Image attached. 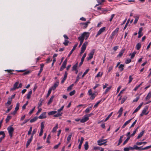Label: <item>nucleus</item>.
I'll list each match as a JSON object with an SVG mask.
<instances>
[{
	"label": "nucleus",
	"instance_id": "b1692460",
	"mask_svg": "<svg viewBox=\"0 0 151 151\" xmlns=\"http://www.w3.org/2000/svg\"><path fill=\"white\" fill-rule=\"evenodd\" d=\"M92 106L93 105H92L91 106H90L87 108L85 111V113H88L89 112V111L91 109Z\"/></svg>",
	"mask_w": 151,
	"mask_h": 151
},
{
	"label": "nucleus",
	"instance_id": "f8f14e48",
	"mask_svg": "<svg viewBox=\"0 0 151 151\" xmlns=\"http://www.w3.org/2000/svg\"><path fill=\"white\" fill-rule=\"evenodd\" d=\"M7 130L9 133H13L14 129L12 126H9L7 128Z\"/></svg>",
	"mask_w": 151,
	"mask_h": 151
},
{
	"label": "nucleus",
	"instance_id": "c9c22d12",
	"mask_svg": "<svg viewBox=\"0 0 151 151\" xmlns=\"http://www.w3.org/2000/svg\"><path fill=\"white\" fill-rule=\"evenodd\" d=\"M78 40L80 41V44H79V46H78L79 47H80V46H81L82 45V44L84 40H83V39H82L81 38H80L79 37H78Z\"/></svg>",
	"mask_w": 151,
	"mask_h": 151
},
{
	"label": "nucleus",
	"instance_id": "6e6d98bb",
	"mask_svg": "<svg viewBox=\"0 0 151 151\" xmlns=\"http://www.w3.org/2000/svg\"><path fill=\"white\" fill-rule=\"evenodd\" d=\"M44 123L45 122H42L41 123V129L43 130L44 128Z\"/></svg>",
	"mask_w": 151,
	"mask_h": 151
},
{
	"label": "nucleus",
	"instance_id": "72a5a7b5",
	"mask_svg": "<svg viewBox=\"0 0 151 151\" xmlns=\"http://www.w3.org/2000/svg\"><path fill=\"white\" fill-rule=\"evenodd\" d=\"M67 61V59H66L63 62V63L62 65V67L63 66L64 67V68H66V66Z\"/></svg>",
	"mask_w": 151,
	"mask_h": 151
},
{
	"label": "nucleus",
	"instance_id": "2f4dec72",
	"mask_svg": "<svg viewBox=\"0 0 151 151\" xmlns=\"http://www.w3.org/2000/svg\"><path fill=\"white\" fill-rule=\"evenodd\" d=\"M88 148V142H86L84 144V148L85 150H87Z\"/></svg>",
	"mask_w": 151,
	"mask_h": 151
},
{
	"label": "nucleus",
	"instance_id": "393cba45",
	"mask_svg": "<svg viewBox=\"0 0 151 151\" xmlns=\"http://www.w3.org/2000/svg\"><path fill=\"white\" fill-rule=\"evenodd\" d=\"M151 97V92H149L146 97L145 99L146 100H147L150 99Z\"/></svg>",
	"mask_w": 151,
	"mask_h": 151
},
{
	"label": "nucleus",
	"instance_id": "0e129e2a",
	"mask_svg": "<svg viewBox=\"0 0 151 151\" xmlns=\"http://www.w3.org/2000/svg\"><path fill=\"white\" fill-rule=\"evenodd\" d=\"M73 86V84H72L70 86H69L68 87L67 89V91H69V90H70L72 88Z\"/></svg>",
	"mask_w": 151,
	"mask_h": 151
},
{
	"label": "nucleus",
	"instance_id": "de8ad7c7",
	"mask_svg": "<svg viewBox=\"0 0 151 151\" xmlns=\"http://www.w3.org/2000/svg\"><path fill=\"white\" fill-rule=\"evenodd\" d=\"M139 127H138L133 132V133L131 135L130 137L131 136H133L135 134V133L136 132H137V129H138Z\"/></svg>",
	"mask_w": 151,
	"mask_h": 151
},
{
	"label": "nucleus",
	"instance_id": "c03bdc74",
	"mask_svg": "<svg viewBox=\"0 0 151 151\" xmlns=\"http://www.w3.org/2000/svg\"><path fill=\"white\" fill-rule=\"evenodd\" d=\"M19 103H17L16 105V106L15 109V110L17 111L19 109Z\"/></svg>",
	"mask_w": 151,
	"mask_h": 151
},
{
	"label": "nucleus",
	"instance_id": "58836bf2",
	"mask_svg": "<svg viewBox=\"0 0 151 151\" xmlns=\"http://www.w3.org/2000/svg\"><path fill=\"white\" fill-rule=\"evenodd\" d=\"M62 114V113H60V112H58V113L57 114L54 115V116L55 117H58L61 116Z\"/></svg>",
	"mask_w": 151,
	"mask_h": 151
},
{
	"label": "nucleus",
	"instance_id": "680f3d73",
	"mask_svg": "<svg viewBox=\"0 0 151 151\" xmlns=\"http://www.w3.org/2000/svg\"><path fill=\"white\" fill-rule=\"evenodd\" d=\"M31 72V71H27L25 72L22 75H27L29 74Z\"/></svg>",
	"mask_w": 151,
	"mask_h": 151
},
{
	"label": "nucleus",
	"instance_id": "1a4fd4ad",
	"mask_svg": "<svg viewBox=\"0 0 151 151\" xmlns=\"http://www.w3.org/2000/svg\"><path fill=\"white\" fill-rule=\"evenodd\" d=\"M106 29V27H103L98 32L97 34L96 35V37L97 36H98L100 35Z\"/></svg>",
	"mask_w": 151,
	"mask_h": 151
},
{
	"label": "nucleus",
	"instance_id": "7c9ffc66",
	"mask_svg": "<svg viewBox=\"0 0 151 151\" xmlns=\"http://www.w3.org/2000/svg\"><path fill=\"white\" fill-rule=\"evenodd\" d=\"M141 45L140 43H138L136 45V48L138 50L140 49L141 47Z\"/></svg>",
	"mask_w": 151,
	"mask_h": 151
},
{
	"label": "nucleus",
	"instance_id": "f3484780",
	"mask_svg": "<svg viewBox=\"0 0 151 151\" xmlns=\"http://www.w3.org/2000/svg\"><path fill=\"white\" fill-rule=\"evenodd\" d=\"M143 30V28L142 27L140 28L138 32V38H140L143 35V34H141L142 31Z\"/></svg>",
	"mask_w": 151,
	"mask_h": 151
},
{
	"label": "nucleus",
	"instance_id": "5fc2aeb1",
	"mask_svg": "<svg viewBox=\"0 0 151 151\" xmlns=\"http://www.w3.org/2000/svg\"><path fill=\"white\" fill-rule=\"evenodd\" d=\"M112 114L113 112H112L109 114L108 116L106 118L105 120V121L106 122L107 121L112 115Z\"/></svg>",
	"mask_w": 151,
	"mask_h": 151
},
{
	"label": "nucleus",
	"instance_id": "dca6fc26",
	"mask_svg": "<svg viewBox=\"0 0 151 151\" xmlns=\"http://www.w3.org/2000/svg\"><path fill=\"white\" fill-rule=\"evenodd\" d=\"M33 139V138L32 137H30V139H28V141L27 142L26 145V148H27L31 142H32Z\"/></svg>",
	"mask_w": 151,
	"mask_h": 151
},
{
	"label": "nucleus",
	"instance_id": "e2e57ef3",
	"mask_svg": "<svg viewBox=\"0 0 151 151\" xmlns=\"http://www.w3.org/2000/svg\"><path fill=\"white\" fill-rule=\"evenodd\" d=\"M32 130V127H30L29 129V130L28 132V135H29L30 134H31V133Z\"/></svg>",
	"mask_w": 151,
	"mask_h": 151
},
{
	"label": "nucleus",
	"instance_id": "412c9836",
	"mask_svg": "<svg viewBox=\"0 0 151 151\" xmlns=\"http://www.w3.org/2000/svg\"><path fill=\"white\" fill-rule=\"evenodd\" d=\"M145 130H143L142 132H141L137 137V139H139L143 135L145 132Z\"/></svg>",
	"mask_w": 151,
	"mask_h": 151
},
{
	"label": "nucleus",
	"instance_id": "ea45409f",
	"mask_svg": "<svg viewBox=\"0 0 151 151\" xmlns=\"http://www.w3.org/2000/svg\"><path fill=\"white\" fill-rule=\"evenodd\" d=\"M89 68L88 69H87L85 71V72L84 73H83V74L82 76V78H83L84 77V76L87 73H88V72L89 71Z\"/></svg>",
	"mask_w": 151,
	"mask_h": 151
},
{
	"label": "nucleus",
	"instance_id": "774afa93",
	"mask_svg": "<svg viewBox=\"0 0 151 151\" xmlns=\"http://www.w3.org/2000/svg\"><path fill=\"white\" fill-rule=\"evenodd\" d=\"M72 134H69L68 137H67V140H68V141H70L71 139V137H72Z\"/></svg>",
	"mask_w": 151,
	"mask_h": 151
},
{
	"label": "nucleus",
	"instance_id": "a18cd8bd",
	"mask_svg": "<svg viewBox=\"0 0 151 151\" xmlns=\"http://www.w3.org/2000/svg\"><path fill=\"white\" fill-rule=\"evenodd\" d=\"M69 41L67 40H65L64 42L63 43V44L65 46H67L68 45V43H69Z\"/></svg>",
	"mask_w": 151,
	"mask_h": 151
},
{
	"label": "nucleus",
	"instance_id": "a19ab883",
	"mask_svg": "<svg viewBox=\"0 0 151 151\" xmlns=\"http://www.w3.org/2000/svg\"><path fill=\"white\" fill-rule=\"evenodd\" d=\"M12 116H10L8 115L5 119L6 123H7L11 119Z\"/></svg>",
	"mask_w": 151,
	"mask_h": 151
},
{
	"label": "nucleus",
	"instance_id": "4468645a",
	"mask_svg": "<svg viewBox=\"0 0 151 151\" xmlns=\"http://www.w3.org/2000/svg\"><path fill=\"white\" fill-rule=\"evenodd\" d=\"M68 73L66 71H65V74L64 76V77L63 78V79L61 81V83H63L65 81L66 79Z\"/></svg>",
	"mask_w": 151,
	"mask_h": 151
},
{
	"label": "nucleus",
	"instance_id": "3c124183",
	"mask_svg": "<svg viewBox=\"0 0 151 151\" xmlns=\"http://www.w3.org/2000/svg\"><path fill=\"white\" fill-rule=\"evenodd\" d=\"M51 138V136L50 134H49L47 138V140L46 141V142L47 143H50V139Z\"/></svg>",
	"mask_w": 151,
	"mask_h": 151
},
{
	"label": "nucleus",
	"instance_id": "f257e3e1",
	"mask_svg": "<svg viewBox=\"0 0 151 151\" xmlns=\"http://www.w3.org/2000/svg\"><path fill=\"white\" fill-rule=\"evenodd\" d=\"M90 33L88 32H84L82 34L81 36L79 37H78L81 38L82 39L84 40L85 38V40H86L87 39L89 36Z\"/></svg>",
	"mask_w": 151,
	"mask_h": 151
},
{
	"label": "nucleus",
	"instance_id": "423d86ee",
	"mask_svg": "<svg viewBox=\"0 0 151 151\" xmlns=\"http://www.w3.org/2000/svg\"><path fill=\"white\" fill-rule=\"evenodd\" d=\"M86 115H85L83 116V118L81 120V123H84L86 121L89 119V118H88V117H87Z\"/></svg>",
	"mask_w": 151,
	"mask_h": 151
},
{
	"label": "nucleus",
	"instance_id": "ddd939ff",
	"mask_svg": "<svg viewBox=\"0 0 151 151\" xmlns=\"http://www.w3.org/2000/svg\"><path fill=\"white\" fill-rule=\"evenodd\" d=\"M148 106H146L142 111V114H144L145 115H147V114H148V112L146 113V112L148 110Z\"/></svg>",
	"mask_w": 151,
	"mask_h": 151
},
{
	"label": "nucleus",
	"instance_id": "603ef678",
	"mask_svg": "<svg viewBox=\"0 0 151 151\" xmlns=\"http://www.w3.org/2000/svg\"><path fill=\"white\" fill-rule=\"evenodd\" d=\"M136 53V52L134 51V52H133V53L132 54H130V55H131V59H132L134 58Z\"/></svg>",
	"mask_w": 151,
	"mask_h": 151
},
{
	"label": "nucleus",
	"instance_id": "6ab92c4d",
	"mask_svg": "<svg viewBox=\"0 0 151 151\" xmlns=\"http://www.w3.org/2000/svg\"><path fill=\"white\" fill-rule=\"evenodd\" d=\"M119 30V28L117 27L114 31L111 33V34L113 36H114L117 33Z\"/></svg>",
	"mask_w": 151,
	"mask_h": 151
},
{
	"label": "nucleus",
	"instance_id": "49530a36",
	"mask_svg": "<svg viewBox=\"0 0 151 151\" xmlns=\"http://www.w3.org/2000/svg\"><path fill=\"white\" fill-rule=\"evenodd\" d=\"M143 83V82H142L140 84L138 85V86H136L134 89V91H137L139 88L141 86V85Z\"/></svg>",
	"mask_w": 151,
	"mask_h": 151
},
{
	"label": "nucleus",
	"instance_id": "4d7b16f0",
	"mask_svg": "<svg viewBox=\"0 0 151 151\" xmlns=\"http://www.w3.org/2000/svg\"><path fill=\"white\" fill-rule=\"evenodd\" d=\"M51 91H52L51 89L49 88L48 91L47 95L46 96L47 98L48 97V96H49V95H50V94L51 93Z\"/></svg>",
	"mask_w": 151,
	"mask_h": 151
},
{
	"label": "nucleus",
	"instance_id": "5701e85b",
	"mask_svg": "<svg viewBox=\"0 0 151 151\" xmlns=\"http://www.w3.org/2000/svg\"><path fill=\"white\" fill-rule=\"evenodd\" d=\"M32 91L31 90L29 91L27 94V99H29L30 98L31 95L32 94Z\"/></svg>",
	"mask_w": 151,
	"mask_h": 151
},
{
	"label": "nucleus",
	"instance_id": "0eeeda50",
	"mask_svg": "<svg viewBox=\"0 0 151 151\" xmlns=\"http://www.w3.org/2000/svg\"><path fill=\"white\" fill-rule=\"evenodd\" d=\"M46 113L44 112L42 113L39 116H38V118L40 119H43L46 118Z\"/></svg>",
	"mask_w": 151,
	"mask_h": 151
},
{
	"label": "nucleus",
	"instance_id": "09e8293b",
	"mask_svg": "<svg viewBox=\"0 0 151 151\" xmlns=\"http://www.w3.org/2000/svg\"><path fill=\"white\" fill-rule=\"evenodd\" d=\"M28 101H27L26 103L24 104L22 107V109H26V106L28 105Z\"/></svg>",
	"mask_w": 151,
	"mask_h": 151
},
{
	"label": "nucleus",
	"instance_id": "bf43d9fd",
	"mask_svg": "<svg viewBox=\"0 0 151 151\" xmlns=\"http://www.w3.org/2000/svg\"><path fill=\"white\" fill-rule=\"evenodd\" d=\"M131 59H128L125 61V63L127 64L131 62Z\"/></svg>",
	"mask_w": 151,
	"mask_h": 151
},
{
	"label": "nucleus",
	"instance_id": "aec40b11",
	"mask_svg": "<svg viewBox=\"0 0 151 151\" xmlns=\"http://www.w3.org/2000/svg\"><path fill=\"white\" fill-rule=\"evenodd\" d=\"M83 140H84L83 138V137H82L81 138V140L80 142V143H79V144L78 146V148L79 149H81V145L82 144V143L83 142Z\"/></svg>",
	"mask_w": 151,
	"mask_h": 151
},
{
	"label": "nucleus",
	"instance_id": "4be33fe9",
	"mask_svg": "<svg viewBox=\"0 0 151 151\" xmlns=\"http://www.w3.org/2000/svg\"><path fill=\"white\" fill-rule=\"evenodd\" d=\"M123 137V135H122L120 137L119 139V140L118 143L117 145V146H119L120 144L122 142V138Z\"/></svg>",
	"mask_w": 151,
	"mask_h": 151
},
{
	"label": "nucleus",
	"instance_id": "9b49d317",
	"mask_svg": "<svg viewBox=\"0 0 151 151\" xmlns=\"http://www.w3.org/2000/svg\"><path fill=\"white\" fill-rule=\"evenodd\" d=\"M78 45V44H75L71 50L70 51V52L69 54L68 55V57H69L70 55L72 54L73 53V51L75 50V49H76V47H77Z\"/></svg>",
	"mask_w": 151,
	"mask_h": 151
},
{
	"label": "nucleus",
	"instance_id": "13d9d810",
	"mask_svg": "<svg viewBox=\"0 0 151 151\" xmlns=\"http://www.w3.org/2000/svg\"><path fill=\"white\" fill-rule=\"evenodd\" d=\"M111 86H109L106 89L105 92H104L105 94H106L109 91V90L111 88Z\"/></svg>",
	"mask_w": 151,
	"mask_h": 151
},
{
	"label": "nucleus",
	"instance_id": "864d4df0",
	"mask_svg": "<svg viewBox=\"0 0 151 151\" xmlns=\"http://www.w3.org/2000/svg\"><path fill=\"white\" fill-rule=\"evenodd\" d=\"M127 99V97L126 96H124L122 99L121 103V104H123Z\"/></svg>",
	"mask_w": 151,
	"mask_h": 151
},
{
	"label": "nucleus",
	"instance_id": "a878e982",
	"mask_svg": "<svg viewBox=\"0 0 151 151\" xmlns=\"http://www.w3.org/2000/svg\"><path fill=\"white\" fill-rule=\"evenodd\" d=\"M78 65V62H77L76 63L73 65L72 67V71H74V70L77 69V68Z\"/></svg>",
	"mask_w": 151,
	"mask_h": 151
},
{
	"label": "nucleus",
	"instance_id": "bb28decb",
	"mask_svg": "<svg viewBox=\"0 0 151 151\" xmlns=\"http://www.w3.org/2000/svg\"><path fill=\"white\" fill-rule=\"evenodd\" d=\"M54 96H52L51 98H50V99L49 100L47 104H50L53 101V99L54 98Z\"/></svg>",
	"mask_w": 151,
	"mask_h": 151
},
{
	"label": "nucleus",
	"instance_id": "6e6552de",
	"mask_svg": "<svg viewBox=\"0 0 151 151\" xmlns=\"http://www.w3.org/2000/svg\"><path fill=\"white\" fill-rule=\"evenodd\" d=\"M106 140H104V139H99V140H98L97 141V142L98 143V145L99 146H101L102 145L105 144L106 143V142H107L106 141L105 142H103V143H101V142H103L104 141Z\"/></svg>",
	"mask_w": 151,
	"mask_h": 151
},
{
	"label": "nucleus",
	"instance_id": "a211bd4d",
	"mask_svg": "<svg viewBox=\"0 0 151 151\" xmlns=\"http://www.w3.org/2000/svg\"><path fill=\"white\" fill-rule=\"evenodd\" d=\"M132 119V118L131 119L128 121L126 122L123 125L122 127V128H124L131 121Z\"/></svg>",
	"mask_w": 151,
	"mask_h": 151
},
{
	"label": "nucleus",
	"instance_id": "f03ea898",
	"mask_svg": "<svg viewBox=\"0 0 151 151\" xmlns=\"http://www.w3.org/2000/svg\"><path fill=\"white\" fill-rule=\"evenodd\" d=\"M88 94L89 96H90V98L92 100L94 99L96 96L95 93H92L91 89L88 90Z\"/></svg>",
	"mask_w": 151,
	"mask_h": 151
},
{
	"label": "nucleus",
	"instance_id": "2eb2a0df",
	"mask_svg": "<svg viewBox=\"0 0 151 151\" xmlns=\"http://www.w3.org/2000/svg\"><path fill=\"white\" fill-rule=\"evenodd\" d=\"M125 50V49L124 48V49H122L121 50V51L119 52V54L117 55V57H122V56L123 54L124 53Z\"/></svg>",
	"mask_w": 151,
	"mask_h": 151
},
{
	"label": "nucleus",
	"instance_id": "39448f33",
	"mask_svg": "<svg viewBox=\"0 0 151 151\" xmlns=\"http://www.w3.org/2000/svg\"><path fill=\"white\" fill-rule=\"evenodd\" d=\"M90 23V22L88 21L85 23H80V25L82 27V28L83 29H86L88 27V24H89Z\"/></svg>",
	"mask_w": 151,
	"mask_h": 151
},
{
	"label": "nucleus",
	"instance_id": "c85d7f7f",
	"mask_svg": "<svg viewBox=\"0 0 151 151\" xmlns=\"http://www.w3.org/2000/svg\"><path fill=\"white\" fill-rule=\"evenodd\" d=\"M38 119V117H35L33 118V119H31L30 120V122L31 123H32L35 122Z\"/></svg>",
	"mask_w": 151,
	"mask_h": 151
},
{
	"label": "nucleus",
	"instance_id": "37998d69",
	"mask_svg": "<svg viewBox=\"0 0 151 151\" xmlns=\"http://www.w3.org/2000/svg\"><path fill=\"white\" fill-rule=\"evenodd\" d=\"M19 84V82L17 81L15 82V83L14 85V87L16 89H18L17 86Z\"/></svg>",
	"mask_w": 151,
	"mask_h": 151
},
{
	"label": "nucleus",
	"instance_id": "f704fd0d",
	"mask_svg": "<svg viewBox=\"0 0 151 151\" xmlns=\"http://www.w3.org/2000/svg\"><path fill=\"white\" fill-rule=\"evenodd\" d=\"M130 138V136H129L127 137V138L125 140V141L123 143V145H124L126 143H127V142H128V140Z\"/></svg>",
	"mask_w": 151,
	"mask_h": 151
},
{
	"label": "nucleus",
	"instance_id": "cd10ccee",
	"mask_svg": "<svg viewBox=\"0 0 151 151\" xmlns=\"http://www.w3.org/2000/svg\"><path fill=\"white\" fill-rule=\"evenodd\" d=\"M124 64H121L119 66V68L120 69V71H122L124 70Z\"/></svg>",
	"mask_w": 151,
	"mask_h": 151
},
{
	"label": "nucleus",
	"instance_id": "20e7f679",
	"mask_svg": "<svg viewBox=\"0 0 151 151\" xmlns=\"http://www.w3.org/2000/svg\"><path fill=\"white\" fill-rule=\"evenodd\" d=\"M59 81H57L54 83V85L51 87L50 89H51V90H54L55 89L56 87H57L59 85Z\"/></svg>",
	"mask_w": 151,
	"mask_h": 151
},
{
	"label": "nucleus",
	"instance_id": "9d476101",
	"mask_svg": "<svg viewBox=\"0 0 151 151\" xmlns=\"http://www.w3.org/2000/svg\"><path fill=\"white\" fill-rule=\"evenodd\" d=\"M143 102H142L139 105V106L136 108V109L134 111L133 114L137 112L140 108L142 106Z\"/></svg>",
	"mask_w": 151,
	"mask_h": 151
},
{
	"label": "nucleus",
	"instance_id": "e433bc0d",
	"mask_svg": "<svg viewBox=\"0 0 151 151\" xmlns=\"http://www.w3.org/2000/svg\"><path fill=\"white\" fill-rule=\"evenodd\" d=\"M57 113V111H50L48 113V115H52L53 114H54L55 113Z\"/></svg>",
	"mask_w": 151,
	"mask_h": 151
},
{
	"label": "nucleus",
	"instance_id": "338daca9",
	"mask_svg": "<svg viewBox=\"0 0 151 151\" xmlns=\"http://www.w3.org/2000/svg\"><path fill=\"white\" fill-rule=\"evenodd\" d=\"M29 119H25L24 121L21 124V126H23L24 124L26 123L29 120Z\"/></svg>",
	"mask_w": 151,
	"mask_h": 151
},
{
	"label": "nucleus",
	"instance_id": "473e14b6",
	"mask_svg": "<svg viewBox=\"0 0 151 151\" xmlns=\"http://www.w3.org/2000/svg\"><path fill=\"white\" fill-rule=\"evenodd\" d=\"M6 71H7L8 73H9V74H15V73H13L11 72L14 71V70H5Z\"/></svg>",
	"mask_w": 151,
	"mask_h": 151
},
{
	"label": "nucleus",
	"instance_id": "7ed1b4c3",
	"mask_svg": "<svg viewBox=\"0 0 151 151\" xmlns=\"http://www.w3.org/2000/svg\"><path fill=\"white\" fill-rule=\"evenodd\" d=\"M95 50L93 49L91 52L88 54V57L87 58V60H89L92 59Z\"/></svg>",
	"mask_w": 151,
	"mask_h": 151
},
{
	"label": "nucleus",
	"instance_id": "4c0bfd02",
	"mask_svg": "<svg viewBox=\"0 0 151 151\" xmlns=\"http://www.w3.org/2000/svg\"><path fill=\"white\" fill-rule=\"evenodd\" d=\"M37 130L36 129H34L32 131V134H31V137H32L33 138V136L37 132Z\"/></svg>",
	"mask_w": 151,
	"mask_h": 151
},
{
	"label": "nucleus",
	"instance_id": "69168bd1",
	"mask_svg": "<svg viewBox=\"0 0 151 151\" xmlns=\"http://www.w3.org/2000/svg\"><path fill=\"white\" fill-rule=\"evenodd\" d=\"M61 143L60 142H59L58 144L56 145L54 147V149H57L58 148L59 146L60 145Z\"/></svg>",
	"mask_w": 151,
	"mask_h": 151
},
{
	"label": "nucleus",
	"instance_id": "8fccbe9b",
	"mask_svg": "<svg viewBox=\"0 0 151 151\" xmlns=\"http://www.w3.org/2000/svg\"><path fill=\"white\" fill-rule=\"evenodd\" d=\"M102 99L100 100L99 101H98L97 103H96L94 106V108H96L97 107L98 105L101 102Z\"/></svg>",
	"mask_w": 151,
	"mask_h": 151
},
{
	"label": "nucleus",
	"instance_id": "c756f323",
	"mask_svg": "<svg viewBox=\"0 0 151 151\" xmlns=\"http://www.w3.org/2000/svg\"><path fill=\"white\" fill-rule=\"evenodd\" d=\"M134 17L135 18V19L134 23V24H135L137 22L138 19H139V16H137L135 17L134 16Z\"/></svg>",
	"mask_w": 151,
	"mask_h": 151
},
{
	"label": "nucleus",
	"instance_id": "79ce46f5",
	"mask_svg": "<svg viewBox=\"0 0 151 151\" xmlns=\"http://www.w3.org/2000/svg\"><path fill=\"white\" fill-rule=\"evenodd\" d=\"M58 128V124H57L54 127L52 130V132H55L56 131V130Z\"/></svg>",
	"mask_w": 151,
	"mask_h": 151
},
{
	"label": "nucleus",
	"instance_id": "052dcab7",
	"mask_svg": "<svg viewBox=\"0 0 151 151\" xmlns=\"http://www.w3.org/2000/svg\"><path fill=\"white\" fill-rule=\"evenodd\" d=\"M76 93L75 90H73L72 91L70 92L69 93V95L70 96H72L74 95Z\"/></svg>",
	"mask_w": 151,
	"mask_h": 151
}]
</instances>
